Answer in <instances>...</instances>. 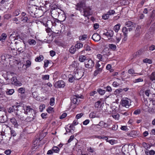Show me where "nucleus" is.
Returning a JSON list of instances; mask_svg holds the SVG:
<instances>
[{"label":"nucleus","instance_id":"obj_1","mask_svg":"<svg viewBox=\"0 0 155 155\" xmlns=\"http://www.w3.org/2000/svg\"><path fill=\"white\" fill-rule=\"evenodd\" d=\"M15 44H16V49L18 51L20 52H22L25 49V45L23 41H21L20 40H19L18 42L15 41Z\"/></svg>","mask_w":155,"mask_h":155},{"label":"nucleus","instance_id":"obj_2","mask_svg":"<svg viewBox=\"0 0 155 155\" xmlns=\"http://www.w3.org/2000/svg\"><path fill=\"white\" fill-rule=\"evenodd\" d=\"M131 100L130 99L126 98L122 100L121 104L122 106L128 108L131 105Z\"/></svg>","mask_w":155,"mask_h":155},{"label":"nucleus","instance_id":"obj_3","mask_svg":"<svg viewBox=\"0 0 155 155\" xmlns=\"http://www.w3.org/2000/svg\"><path fill=\"white\" fill-rule=\"evenodd\" d=\"M37 9L35 6H31L28 8L27 11L31 16L34 17Z\"/></svg>","mask_w":155,"mask_h":155},{"label":"nucleus","instance_id":"obj_4","mask_svg":"<svg viewBox=\"0 0 155 155\" xmlns=\"http://www.w3.org/2000/svg\"><path fill=\"white\" fill-rule=\"evenodd\" d=\"M84 64L85 67L88 68H91L94 65L93 61L91 59L86 60Z\"/></svg>","mask_w":155,"mask_h":155},{"label":"nucleus","instance_id":"obj_5","mask_svg":"<svg viewBox=\"0 0 155 155\" xmlns=\"http://www.w3.org/2000/svg\"><path fill=\"white\" fill-rule=\"evenodd\" d=\"M65 85V83L64 82L62 81H59L56 82L54 84V86L56 88H63Z\"/></svg>","mask_w":155,"mask_h":155},{"label":"nucleus","instance_id":"obj_6","mask_svg":"<svg viewBox=\"0 0 155 155\" xmlns=\"http://www.w3.org/2000/svg\"><path fill=\"white\" fill-rule=\"evenodd\" d=\"M91 8L89 7H86L83 8L84 14L83 15L85 17H87L88 16L91 15Z\"/></svg>","mask_w":155,"mask_h":155},{"label":"nucleus","instance_id":"obj_7","mask_svg":"<svg viewBox=\"0 0 155 155\" xmlns=\"http://www.w3.org/2000/svg\"><path fill=\"white\" fill-rule=\"evenodd\" d=\"M7 116L4 112L2 111L0 112V122L4 123L6 121Z\"/></svg>","mask_w":155,"mask_h":155},{"label":"nucleus","instance_id":"obj_8","mask_svg":"<svg viewBox=\"0 0 155 155\" xmlns=\"http://www.w3.org/2000/svg\"><path fill=\"white\" fill-rule=\"evenodd\" d=\"M100 126L102 128H106L107 127L108 124H107L104 122L103 121H101L99 122V124L95 125V128L97 127V126Z\"/></svg>","mask_w":155,"mask_h":155},{"label":"nucleus","instance_id":"obj_9","mask_svg":"<svg viewBox=\"0 0 155 155\" xmlns=\"http://www.w3.org/2000/svg\"><path fill=\"white\" fill-rule=\"evenodd\" d=\"M92 38L94 41L97 42L101 39V37L98 34L95 33L93 35Z\"/></svg>","mask_w":155,"mask_h":155},{"label":"nucleus","instance_id":"obj_10","mask_svg":"<svg viewBox=\"0 0 155 155\" xmlns=\"http://www.w3.org/2000/svg\"><path fill=\"white\" fill-rule=\"evenodd\" d=\"M141 26L140 25H138L135 31V34L134 36L136 37H138L140 35V29Z\"/></svg>","mask_w":155,"mask_h":155},{"label":"nucleus","instance_id":"obj_11","mask_svg":"<svg viewBox=\"0 0 155 155\" xmlns=\"http://www.w3.org/2000/svg\"><path fill=\"white\" fill-rule=\"evenodd\" d=\"M68 81L71 83L73 82L76 80H78L80 79V78H76L75 75H73L71 74H69L68 75Z\"/></svg>","mask_w":155,"mask_h":155},{"label":"nucleus","instance_id":"obj_12","mask_svg":"<svg viewBox=\"0 0 155 155\" xmlns=\"http://www.w3.org/2000/svg\"><path fill=\"white\" fill-rule=\"evenodd\" d=\"M34 111V110L31 108L29 106H26L25 109L24 113L25 114H27L28 113H32Z\"/></svg>","mask_w":155,"mask_h":155},{"label":"nucleus","instance_id":"obj_13","mask_svg":"<svg viewBox=\"0 0 155 155\" xmlns=\"http://www.w3.org/2000/svg\"><path fill=\"white\" fill-rule=\"evenodd\" d=\"M114 34V32L112 30H109L107 32L104 33V35L107 36L108 37L111 38L113 36Z\"/></svg>","mask_w":155,"mask_h":155},{"label":"nucleus","instance_id":"obj_14","mask_svg":"<svg viewBox=\"0 0 155 155\" xmlns=\"http://www.w3.org/2000/svg\"><path fill=\"white\" fill-rule=\"evenodd\" d=\"M10 121L15 127H17L18 126V124L17 123L16 120L15 118L12 117L10 119Z\"/></svg>","mask_w":155,"mask_h":155},{"label":"nucleus","instance_id":"obj_15","mask_svg":"<svg viewBox=\"0 0 155 155\" xmlns=\"http://www.w3.org/2000/svg\"><path fill=\"white\" fill-rule=\"evenodd\" d=\"M80 100L77 99V98H75L73 96L71 99V102L72 103L77 105H78L80 103Z\"/></svg>","mask_w":155,"mask_h":155},{"label":"nucleus","instance_id":"obj_16","mask_svg":"<svg viewBox=\"0 0 155 155\" xmlns=\"http://www.w3.org/2000/svg\"><path fill=\"white\" fill-rule=\"evenodd\" d=\"M116 38V42L117 43H118L121 38V35L120 34L117 33L115 36Z\"/></svg>","mask_w":155,"mask_h":155},{"label":"nucleus","instance_id":"obj_17","mask_svg":"<svg viewBox=\"0 0 155 155\" xmlns=\"http://www.w3.org/2000/svg\"><path fill=\"white\" fill-rule=\"evenodd\" d=\"M10 58V55L7 54L2 55L1 57L2 60L5 61H8Z\"/></svg>","mask_w":155,"mask_h":155},{"label":"nucleus","instance_id":"obj_18","mask_svg":"<svg viewBox=\"0 0 155 155\" xmlns=\"http://www.w3.org/2000/svg\"><path fill=\"white\" fill-rule=\"evenodd\" d=\"M77 6L79 7L80 8H82L83 9L84 8L86 7L85 6V5L84 2H79L77 5Z\"/></svg>","mask_w":155,"mask_h":155},{"label":"nucleus","instance_id":"obj_19","mask_svg":"<svg viewBox=\"0 0 155 155\" xmlns=\"http://www.w3.org/2000/svg\"><path fill=\"white\" fill-rule=\"evenodd\" d=\"M96 69L94 72V76H96L98 74L101 73L103 69L101 68H96Z\"/></svg>","mask_w":155,"mask_h":155},{"label":"nucleus","instance_id":"obj_20","mask_svg":"<svg viewBox=\"0 0 155 155\" xmlns=\"http://www.w3.org/2000/svg\"><path fill=\"white\" fill-rule=\"evenodd\" d=\"M16 37V33L15 32H14L10 35L9 36V39L10 41L13 40L14 41L15 39V38Z\"/></svg>","mask_w":155,"mask_h":155},{"label":"nucleus","instance_id":"obj_21","mask_svg":"<svg viewBox=\"0 0 155 155\" xmlns=\"http://www.w3.org/2000/svg\"><path fill=\"white\" fill-rule=\"evenodd\" d=\"M121 25L119 24L115 25L114 27V30L117 33L119 30Z\"/></svg>","mask_w":155,"mask_h":155},{"label":"nucleus","instance_id":"obj_22","mask_svg":"<svg viewBox=\"0 0 155 155\" xmlns=\"http://www.w3.org/2000/svg\"><path fill=\"white\" fill-rule=\"evenodd\" d=\"M76 50L75 46H72L69 50V52L71 54H74Z\"/></svg>","mask_w":155,"mask_h":155},{"label":"nucleus","instance_id":"obj_23","mask_svg":"<svg viewBox=\"0 0 155 155\" xmlns=\"http://www.w3.org/2000/svg\"><path fill=\"white\" fill-rule=\"evenodd\" d=\"M109 48L113 51H115L117 48V47L115 45L113 44H109L108 45Z\"/></svg>","mask_w":155,"mask_h":155},{"label":"nucleus","instance_id":"obj_24","mask_svg":"<svg viewBox=\"0 0 155 155\" xmlns=\"http://www.w3.org/2000/svg\"><path fill=\"white\" fill-rule=\"evenodd\" d=\"M44 59V57L42 55H40L39 57H37L35 59V61L36 62H40L42 61Z\"/></svg>","mask_w":155,"mask_h":155},{"label":"nucleus","instance_id":"obj_25","mask_svg":"<svg viewBox=\"0 0 155 155\" xmlns=\"http://www.w3.org/2000/svg\"><path fill=\"white\" fill-rule=\"evenodd\" d=\"M86 57L85 56L81 55L79 56V60L81 62H83L86 60Z\"/></svg>","mask_w":155,"mask_h":155},{"label":"nucleus","instance_id":"obj_26","mask_svg":"<svg viewBox=\"0 0 155 155\" xmlns=\"http://www.w3.org/2000/svg\"><path fill=\"white\" fill-rule=\"evenodd\" d=\"M128 27H134V25L135 24H133V22L131 21H128L126 22L125 24Z\"/></svg>","mask_w":155,"mask_h":155},{"label":"nucleus","instance_id":"obj_27","mask_svg":"<svg viewBox=\"0 0 155 155\" xmlns=\"http://www.w3.org/2000/svg\"><path fill=\"white\" fill-rule=\"evenodd\" d=\"M87 35H80L79 38L80 40L83 41L87 39Z\"/></svg>","mask_w":155,"mask_h":155},{"label":"nucleus","instance_id":"obj_28","mask_svg":"<svg viewBox=\"0 0 155 155\" xmlns=\"http://www.w3.org/2000/svg\"><path fill=\"white\" fill-rule=\"evenodd\" d=\"M22 113L20 114L19 113H17L16 114V115L18 118L21 120H24V118L23 116L22 115Z\"/></svg>","mask_w":155,"mask_h":155},{"label":"nucleus","instance_id":"obj_29","mask_svg":"<svg viewBox=\"0 0 155 155\" xmlns=\"http://www.w3.org/2000/svg\"><path fill=\"white\" fill-rule=\"evenodd\" d=\"M143 62L144 63H148L149 64H151L152 63V60L148 58H145L143 60Z\"/></svg>","mask_w":155,"mask_h":155},{"label":"nucleus","instance_id":"obj_30","mask_svg":"<svg viewBox=\"0 0 155 155\" xmlns=\"http://www.w3.org/2000/svg\"><path fill=\"white\" fill-rule=\"evenodd\" d=\"M97 92L101 95H104L105 93V90H102L101 88H99L97 90Z\"/></svg>","mask_w":155,"mask_h":155},{"label":"nucleus","instance_id":"obj_31","mask_svg":"<svg viewBox=\"0 0 155 155\" xmlns=\"http://www.w3.org/2000/svg\"><path fill=\"white\" fill-rule=\"evenodd\" d=\"M101 64L99 63V62H97L96 63V65H95V67L96 68H101V69H103L104 67V65H103V64H101Z\"/></svg>","mask_w":155,"mask_h":155},{"label":"nucleus","instance_id":"obj_32","mask_svg":"<svg viewBox=\"0 0 155 155\" xmlns=\"http://www.w3.org/2000/svg\"><path fill=\"white\" fill-rule=\"evenodd\" d=\"M28 42L30 45H34L36 43V41L34 39H29L28 40Z\"/></svg>","mask_w":155,"mask_h":155},{"label":"nucleus","instance_id":"obj_33","mask_svg":"<svg viewBox=\"0 0 155 155\" xmlns=\"http://www.w3.org/2000/svg\"><path fill=\"white\" fill-rule=\"evenodd\" d=\"M54 153H58L60 149L57 147H54L51 149Z\"/></svg>","mask_w":155,"mask_h":155},{"label":"nucleus","instance_id":"obj_34","mask_svg":"<svg viewBox=\"0 0 155 155\" xmlns=\"http://www.w3.org/2000/svg\"><path fill=\"white\" fill-rule=\"evenodd\" d=\"M79 63L76 61H73L71 65V66L73 68H77L79 65Z\"/></svg>","mask_w":155,"mask_h":155},{"label":"nucleus","instance_id":"obj_35","mask_svg":"<svg viewBox=\"0 0 155 155\" xmlns=\"http://www.w3.org/2000/svg\"><path fill=\"white\" fill-rule=\"evenodd\" d=\"M76 48L78 49L82 48L83 46V44L81 43H77L75 45Z\"/></svg>","mask_w":155,"mask_h":155},{"label":"nucleus","instance_id":"obj_36","mask_svg":"<svg viewBox=\"0 0 155 155\" xmlns=\"http://www.w3.org/2000/svg\"><path fill=\"white\" fill-rule=\"evenodd\" d=\"M128 28L126 27H124L122 28V32L124 33V35H127L128 34Z\"/></svg>","mask_w":155,"mask_h":155},{"label":"nucleus","instance_id":"obj_37","mask_svg":"<svg viewBox=\"0 0 155 155\" xmlns=\"http://www.w3.org/2000/svg\"><path fill=\"white\" fill-rule=\"evenodd\" d=\"M123 91V89L121 88H119L115 90L114 92V94H117L120 93L122 92Z\"/></svg>","mask_w":155,"mask_h":155},{"label":"nucleus","instance_id":"obj_38","mask_svg":"<svg viewBox=\"0 0 155 155\" xmlns=\"http://www.w3.org/2000/svg\"><path fill=\"white\" fill-rule=\"evenodd\" d=\"M7 37L6 35L4 33L2 34L1 37H0V40H5Z\"/></svg>","mask_w":155,"mask_h":155},{"label":"nucleus","instance_id":"obj_39","mask_svg":"<svg viewBox=\"0 0 155 155\" xmlns=\"http://www.w3.org/2000/svg\"><path fill=\"white\" fill-rule=\"evenodd\" d=\"M18 92L21 94H24L25 93V89L23 87L19 88L18 90Z\"/></svg>","mask_w":155,"mask_h":155},{"label":"nucleus","instance_id":"obj_40","mask_svg":"<svg viewBox=\"0 0 155 155\" xmlns=\"http://www.w3.org/2000/svg\"><path fill=\"white\" fill-rule=\"evenodd\" d=\"M84 48L85 49L86 51H90L91 50V47L88 44H86L84 45Z\"/></svg>","mask_w":155,"mask_h":155},{"label":"nucleus","instance_id":"obj_41","mask_svg":"<svg viewBox=\"0 0 155 155\" xmlns=\"http://www.w3.org/2000/svg\"><path fill=\"white\" fill-rule=\"evenodd\" d=\"M122 152L124 153L127 152L128 150H127V146H124L122 148Z\"/></svg>","mask_w":155,"mask_h":155},{"label":"nucleus","instance_id":"obj_42","mask_svg":"<svg viewBox=\"0 0 155 155\" xmlns=\"http://www.w3.org/2000/svg\"><path fill=\"white\" fill-rule=\"evenodd\" d=\"M14 92V91L13 89H10L6 92V94L8 95H11Z\"/></svg>","mask_w":155,"mask_h":155},{"label":"nucleus","instance_id":"obj_43","mask_svg":"<svg viewBox=\"0 0 155 155\" xmlns=\"http://www.w3.org/2000/svg\"><path fill=\"white\" fill-rule=\"evenodd\" d=\"M89 117L91 118H94L96 117V113L94 112L91 113L89 115Z\"/></svg>","mask_w":155,"mask_h":155},{"label":"nucleus","instance_id":"obj_44","mask_svg":"<svg viewBox=\"0 0 155 155\" xmlns=\"http://www.w3.org/2000/svg\"><path fill=\"white\" fill-rule=\"evenodd\" d=\"M102 102V100H99L97 101L95 103V107H98L99 106L101 105V104Z\"/></svg>","mask_w":155,"mask_h":155},{"label":"nucleus","instance_id":"obj_45","mask_svg":"<svg viewBox=\"0 0 155 155\" xmlns=\"http://www.w3.org/2000/svg\"><path fill=\"white\" fill-rule=\"evenodd\" d=\"M54 104V97L51 98L50 102V104L51 106H53Z\"/></svg>","mask_w":155,"mask_h":155},{"label":"nucleus","instance_id":"obj_46","mask_svg":"<svg viewBox=\"0 0 155 155\" xmlns=\"http://www.w3.org/2000/svg\"><path fill=\"white\" fill-rule=\"evenodd\" d=\"M34 116L33 117H27L26 118L25 120L26 121L30 122L32 121L34 119Z\"/></svg>","mask_w":155,"mask_h":155},{"label":"nucleus","instance_id":"obj_47","mask_svg":"<svg viewBox=\"0 0 155 155\" xmlns=\"http://www.w3.org/2000/svg\"><path fill=\"white\" fill-rule=\"evenodd\" d=\"M109 15L107 13L106 14L103 15H102V18L104 20H106L108 18H109Z\"/></svg>","mask_w":155,"mask_h":155},{"label":"nucleus","instance_id":"obj_48","mask_svg":"<svg viewBox=\"0 0 155 155\" xmlns=\"http://www.w3.org/2000/svg\"><path fill=\"white\" fill-rule=\"evenodd\" d=\"M22 83L19 81L17 80L15 83L14 84V85L17 86H21L22 85Z\"/></svg>","mask_w":155,"mask_h":155},{"label":"nucleus","instance_id":"obj_49","mask_svg":"<svg viewBox=\"0 0 155 155\" xmlns=\"http://www.w3.org/2000/svg\"><path fill=\"white\" fill-rule=\"evenodd\" d=\"M128 72L131 74H135V72H134V70L133 69H130L128 70Z\"/></svg>","mask_w":155,"mask_h":155},{"label":"nucleus","instance_id":"obj_50","mask_svg":"<svg viewBox=\"0 0 155 155\" xmlns=\"http://www.w3.org/2000/svg\"><path fill=\"white\" fill-rule=\"evenodd\" d=\"M49 78V76L48 75H43L42 77V79L44 80H48Z\"/></svg>","mask_w":155,"mask_h":155},{"label":"nucleus","instance_id":"obj_51","mask_svg":"<svg viewBox=\"0 0 155 155\" xmlns=\"http://www.w3.org/2000/svg\"><path fill=\"white\" fill-rule=\"evenodd\" d=\"M17 79L16 77H13L11 79V81L12 82V83L14 84L15 83V82L16 81Z\"/></svg>","mask_w":155,"mask_h":155},{"label":"nucleus","instance_id":"obj_52","mask_svg":"<svg viewBox=\"0 0 155 155\" xmlns=\"http://www.w3.org/2000/svg\"><path fill=\"white\" fill-rule=\"evenodd\" d=\"M87 150L89 152L92 153L94 152L95 150L94 148L90 147L89 148H87Z\"/></svg>","mask_w":155,"mask_h":155},{"label":"nucleus","instance_id":"obj_53","mask_svg":"<svg viewBox=\"0 0 155 155\" xmlns=\"http://www.w3.org/2000/svg\"><path fill=\"white\" fill-rule=\"evenodd\" d=\"M109 15H114L115 13L114 10H109L107 12Z\"/></svg>","mask_w":155,"mask_h":155},{"label":"nucleus","instance_id":"obj_54","mask_svg":"<svg viewBox=\"0 0 155 155\" xmlns=\"http://www.w3.org/2000/svg\"><path fill=\"white\" fill-rule=\"evenodd\" d=\"M10 129L11 130V135L13 137L15 136L16 134L14 130L12 129L11 128H10Z\"/></svg>","mask_w":155,"mask_h":155},{"label":"nucleus","instance_id":"obj_55","mask_svg":"<svg viewBox=\"0 0 155 155\" xmlns=\"http://www.w3.org/2000/svg\"><path fill=\"white\" fill-rule=\"evenodd\" d=\"M143 79L141 78H139L138 79H135L134 81V83H137L140 82H143Z\"/></svg>","mask_w":155,"mask_h":155},{"label":"nucleus","instance_id":"obj_56","mask_svg":"<svg viewBox=\"0 0 155 155\" xmlns=\"http://www.w3.org/2000/svg\"><path fill=\"white\" fill-rule=\"evenodd\" d=\"M44 67H47L48 66L49 61L48 60H45L44 61Z\"/></svg>","mask_w":155,"mask_h":155},{"label":"nucleus","instance_id":"obj_57","mask_svg":"<svg viewBox=\"0 0 155 155\" xmlns=\"http://www.w3.org/2000/svg\"><path fill=\"white\" fill-rule=\"evenodd\" d=\"M75 98H77V99L78 98H83V96L82 95L79 94H76L73 96Z\"/></svg>","mask_w":155,"mask_h":155},{"label":"nucleus","instance_id":"obj_58","mask_svg":"<svg viewBox=\"0 0 155 155\" xmlns=\"http://www.w3.org/2000/svg\"><path fill=\"white\" fill-rule=\"evenodd\" d=\"M31 61L29 60H27L26 61V64L25 65L27 67H28L31 66Z\"/></svg>","mask_w":155,"mask_h":155},{"label":"nucleus","instance_id":"obj_59","mask_svg":"<svg viewBox=\"0 0 155 155\" xmlns=\"http://www.w3.org/2000/svg\"><path fill=\"white\" fill-rule=\"evenodd\" d=\"M45 108V105L44 104L41 105L39 107V111L42 112L43 110Z\"/></svg>","mask_w":155,"mask_h":155},{"label":"nucleus","instance_id":"obj_60","mask_svg":"<svg viewBox=\"0 0 155 155\" xmlns=\"http://www.w3.org/2000/svg\"><path fill=\"white\" fill-rule=\"evenodd\" d=\"M14 107V106H13L12 107H10L8 109V111L9 113H11L13 112L14 110H15V109H13V107Z\"/></svg>","mask_w":155,"mask_h":155},{"label":"nucleus","instance_id":"obj_61","mask_svg":"<svg viewBox=\"0 0 155 155\" xmlns=\"http://www.w3.org/2000/svg\"><path fill=\"white\" fill-rule=\"evenodd\" d=\"M155 110V106H153L152 108H150L148 110L149 113L153 112Z\"/></svg>","mask_w":155,"mask_h":155},{"label":"nucleus","instance_id":"obj_62","mask_svg":"<svg viewBox=\"0 0 155 155\" xmlns=\"http://www.w3.org/2000/svg\"><path fill=\"white\" fill-rule=\"evenodd\" d=\"M120 85V84L117 81H114L113 82L112 85L114 87H117L118 86Z\"/></svg>","mask_w":155,"mask_h":155},{"label":"nucleus","instance_id":"obj_63","mask_svg":"<svg viewBox=\"0 0 155 155\" xmlns=\"http://www.w3.org/2000/svg\"><path fill=\"white\" fill-rule=\"evenodd\" d=\"M150 92V90L148 89L145 91V94L146 96H147V97H149V96Z\"/></svg>","mask_w":155,"mask_h":155},{"label":"nucleus","instance_id":"obj_64","mask_svg":"<svg viewBox=\"0 0 155 155\" xmlns=\"http://www.w3.org/2000/svg\"><path fill=\"white\" fill-rule=\"evenodd\" d=\"M120 129L121 130H123L127 131L128 129H127V127L126 126H121L120 128Z\"/></svg>","mask_w":155,"mask_h":155}]
</instances>
